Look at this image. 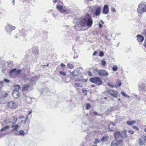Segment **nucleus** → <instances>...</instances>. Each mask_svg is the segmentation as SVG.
I'll return each instance as SVG.
<instances>
[{
  "label": "nucleus",
  "instance_id": "nucleus-1",
  "mask_svg": "<svg viewBox=\"0 0 146 146\" xmlns=\"http://www.w3.org/2000/svg\"><path fill=\"white\" fill-rule=\"evenodd\" d=\"M137 11L139 14L146 12V4L144 2H141L139 5Z\"/></svg>",
  "mask_w": 146,
  "mask_h": 146
},
{
  "label": "nucleus",
  "instance_id": "nucleus-2",
  "mask_svg": "<svg viewBox=\"0 0 146 146\" xmlns=\"http://www.w3.org/2000/svg\"><path fill=\"white\" fill-rule=\"evenodd\" d=\"M89 81L91 82L96 84L98 85H101L102 83V80L99 77L91 78L90 79Z\"/></svg>",
  "mask_w": 146,
  "mask_h": 146
},
{
  "label": "nucleus",
  "instance_id": "nucleus-3",
  "mask_svg": "<svg viewBox=\"0 0 146 146\" xmlns=\"http://www.w3.org/2000/svg\"><path fill=\"white\" fill-rule=\"evenodd\" d=\"M123 143L122 139L119 140H113L111 143V146H123Z\"/></svg>",
  "mask_w": 146,
  "mask_h": 146
},
{
  "label": "nucleus",
  "instance_id": "nucleus-4",
  "mask_svg": "<svg viewBox=\"0 0 146 146\" xmlns=\"http://www.w3.org/2000/svg\"><path fill=\"white\" fill-rule=\"evenodd\" d=\"M86 24L89 27L92 25L93 21L92 19L89 14L88 13L86 15Z\"/></svg>",
  "mask_w": 146,
  "mask_h": 146
},
{
  "label": "nucleus",
  "instance_id": "nucleus-5",
  "mask_svg": "<svg viewBox=\"0 0 146 146\" xmlns=\"http://www.w3.org/2000/svg\"><path fill=\"white\" fill-rule=\"evenodd\" d=\"M7 107L10 109H16L18 107L17 104L13 101L9 102L7 103Z\"/></svg>",
  "mask_w": 146,
  "mask_h": 146
},
{
  "label": "nucleus",
  "instance_id": "nucleus-6",
  "mask_svg": "<svg viewBox=\"0 0 146 146\" xmlns=\"http://www.w3.org/2000/svg\"><path fill=\"white\" fill-rule=\"evenodd\" d=\"M108 94L114 98H116L118 96V92L117 90L110 89L108 91Z\"/></svg>",
  "mask_w": 146,
  "mask_h": 146
},
{
  "label": "nucleus",
  "instance_id": "nucleus-7",
  "mask_svg": "<svg viewBox=\"0 0 146 146\" xmlns=\"http://www.w3.org/2000/svg\"><path fill=\"white\" fill-rule=\"evenodd\" d=\"M56 8L58 11L62 13L65 14L68 12L66 8L62 5L57 4L56 6Z\"/></svg>",
  "mask_w": 146,
  "mask_h": 146
},
{
  "label": "nucleus",
  "instance_id": "nucleus-8",
  "mask_svg": "<svg viewBox=\"0 0 146 146\" xmlns=\"http://www.w3.org/2000/svg\"><path fill=\"white\" fill-rule=\"evenodd\" d=\"M138 143L140 146L145 145L146 143V135L142 136L138 139Z\"/></svg>",
  "mask_w": 146,
  "mask_h": 146
},
{
  "label": "nucleus",
  "instance_id": "nucleus-9",
  "mask_svg": "<svg viewBox=\"0 0 146 146\" xmlns=\"http://www.w3.org/2000/svg\"><path fill=\"white\" fill-rule=\"evenodd\" d=\"M21 72V70L19 69L17 70L16 68L14 69L10 72V74L17 75L20 74Z\"/></svg>",
  "mask_w": 146,
  "mask_h": 146
},
{
  "label": "nucleus",
  "instance_id": "nucleus-10",
  "mask_svg": "<svg viewBox=\"0 0 146 146\" xmlns=\"http://www.w3.org/2000/svg\"><path fill=\"white\" fill-rule=\"evenodd\" d=\"M108 128L110 131H113L115 130L116 128L114 123L111 122L108 125Z\"/></svg>",
  "mask_w": 146,
  "mask_h": 146
},
{
  "label": "nucleus",
  "instance_id": "nucleus-11",
  "mask_svg": "<svg viewBox=\"0 0 146 146\" xmlns=\"http://www.w3.org/2000/svg\"><path fill=\"white\" fill-rule=\"evenodd\" d=\"M101 8L100 7L96 8L95 11L93 13L94 16H99L101 13Z\"/></svg>",
  "mask_w": 146,
  "mask_h": 146
},
{
  "label": "nucleus",
  "instance_id": "nucleus-12",
  "mask_svg": "<svg viewBox=\"0 0 146 146\" xmlns=\"http://www.w3.org/2000/svg\"><path fill=\"white\" fill-rule=\"evenodd\" d=\"M98 74L100 76H108V73L105 70H101L99 71Z\"/></svg>",
  "mask_w": 146,
  "mask_h": 146
},
{
  "label": "nucleus",
  "instance_id": "nucleus-13",
  "mask_svg": "<svg viewBox=\"0 0 146 146\" xmlns=\"http://www.w3.org/2000/svg\"><path fill=\"white\" fill-rule=\"evenodd\" d=\"M121 132L117 131H116L114 134V136L115 139V140H118L119 139L121 138Z\"/></svg>",
  "mask_w": 146,
  "mask_h": 146
},
{
  "label": "nucleus",
  "instance_id": "nucleus-14",
  "mask_svg": "<svg viewBox=\"0 0 146 146\" xmlns=\"http://www.w3.org/2000/svg\"><path fill=\"white\" fill-rule=\"evenodd\" d=\"M13 96L16 98H18L20 96L19 92L18 90H13L12 94Z\"/></svg>",
  "mask_w": 146,
  "mask_h": 146
},
{
  "label": "nucleus",
  "instance_id": "nucleus-15",
  "mask_svg": "<svg viewBox=\"0 0 146 146\" xmlns=\"http://www.w3.org/2000/svg\"><path fill=\"white\" fill-rule=\"evenodd\" d=\"M15 26L8 24L7 25L5 29L7 30V31H8L9 30L11 31L13 30H15Z\"/></svg>",
  "mask_w": 146,
  "mask_h": 146
},
{
  "label": "nucleus",
  "instance_id": "nucleus-16",
  "mask_svg": "<svg viewBox=\"0 0 146 146\" xmlns=\"http://www.w3.org/2000/svg\"><path fill=\"white\" fill-rule=\"evenodd\" d=\"M79 23L82 26L84 27L86 24V16L84 18L82 19Z\"/></svg>",
  "mask_w": 146,
  "mask_h": 146
},
{
  "label": "nucleus",
  "instance_id": "nucleus-17",
  "mask_svg": "<svg viewBox=\"0 0 146 146\" xmlns=\"http://www.w3.org/2000/svg\"><path fill=\"white\" fill-rule=\"evenodd\" d=\"M137 41L140 43H141L144 40L143 36L140 35H138L137 36Z\"/></svg>",
  "mask_w": 146,
  "mask_h": 146
},
{
  "label": "nucleus",
  "instance_id": "nucleus-18",
  "mask_svg": "<svg viewBox=\"0 0 146 146\" xmlns=\"http://www.w3.org/2000/svg\"><path fill=\"white\" fill-rule=\"evenodd\" d=\"M109 11V9L108 6L107 5H105L103 8V13L105 14H107L108 13Z\"/></svg>",
  "mask_w": 146,
  "mask_h": 146
},
{
  "label": "nucleus",
  "instance_id": "nucleus-19",
  "mask_svg": "<svg viewBox=\"0 0 146 146\" xmlns=\"http://www.w3.org/2000/svg\"><path fill=\"white\" fill-rule=\"evenodd\" d=\"M30 86L31 85L29 84L24 85L23 87L22 90L23 91L27 90Z\"/></svg>",
  "mask_w": 146,
  "mask_h": 146
},
{
  "label": "nucleus",
  "instance_id": "nucleus-20",
  "mask_svg": "<svg viewBox=\"0 0 146 146\" xmlns=\"http://www.w3.org/2000/svg\"><path fill=\"white\" fill-rule=\"evenodd\" d=\"M121 138H126L127 137V130H125L124 131L121 132Z\"/></svg>",
  "mask_w": 146,
  "mask_h": 146
},
{
  "label": "nucleus",
  "instance_id": "nucleus-21",
  "mask_svg": "<svg viewBox=\"0 0 146 146\" xmlns=\"http://www.w3.org/2000/svg\"><path fill=\"white\" fill-rule=\"evenodd\" d=\"M121 85V83L120 80H117L116 84L115 85V87L120 86Z\"/></svg>",
  "mask_w": 146,
  "mask_h": 146
},
{
  "label": "nucleus",
  "instance_id": "nucleus-22",
  "mask_svg": "<svg viewBox=\"0 0 146 146\" xmlns=\"http://www.w3.org/2000/svg\"><path fill=\"white\" fill-rule=\"evenodd\" d=\"M108 139V137L107 136L105 135L103 136L101 139V141L103 142L106 141Z\"/></svg>",
  "mask_w": 146,
  "mask_h": 146
},
{
  "label": "nucleus",
  "instance_id": "nucleus-23",
  "mask_svg": "<svg viewBox=\"0 0 146 146\" xmlns=\"http://www.w3.org/2000/svg\"><path fill=\"white\" fill-rule=\"evenodd\" d=\"M76 72H77V71H76V70H74L71 73L70 75L72 76V77H74L75 76H77L78 75V74H75Z\"/></svg>",
  "mask_w": 146,
  "mask_h": 146
},
{
  "label": "nucleus",
  "instance_id": "nucleus-24",
  "mask_svg": "<svg viewBox=\"0 0 146 146\" xmlns=\"http://www.w3.org/2000/svg\"><path fill=\"white\" fill-rule=\"evenodd\" d=\"M135 123V121H127V124L128 125H131L134 124Z\"/></svg>",
  "mask_w": 146,
  "mask_h": 146
},
{
  "label": "nucleus",
  "instance_id": "nucleus-25",
  "mask_svg": "<svg viewBox=\"0 0 146 146\" xmlns=\"http://www.w3.org/2000/svg\"><path fill=\"white\" fill-rule=\"evenodd\" d=\"M11 127L13 128V131L15 130L17 131V128L18 127V126L17 125H12Z\"/></svg>",
  "mask_w": 146,
  "mask_h": 146
},
{
  "label": "nucleus",
  "instance_id": "nucleus-26",
  "mask_svg": "<svg viewBox=\"0 0 146 146\" xmlns=\"http://www.w3.org/2000/svg\"><path fill=\"white\" fill-rule=\"evenodd\" d=\"M67 66L68 68L70 69H73L74 68V66L70 63H68L67 64Z\"/></svg>",
  "mask_w": 146,
  "mask_h": 146
},
{
  "label": "nucleus",
  "instance_id": "nucleus-27",
  "mask_svg": "<svg viewBox=\"0 0 146 146\" xmlns=\"http://www.w3.org/2000/svg\"><path fill=\"white\" fill-rule=\"evenodd\" d=\"M28 119V115H26L25 117V119L24 120H22L21 121V123H23L24 124H25L26 123Z\"/></svg>",
  "mask_w": 146,
  "mask_h": 146
},
{
  "label": "nucleus",
  "instance_id": "nucleus-28",
  "mask_svg": "<svg viewBox=\"0 0 146 146\" xmlns=\"http://www.w3.org/2000/svg\"><path fill=\"white\" fill-rule=\"evenodd\" d=\"M9 128V126L8 125H6L2 128L1 131V132H2L6 130Z\"/></svg>",
  "mask_w": 146,
  "mask_h": 146
},
{
  "label": "nucleus",
  "instance_id": "nucleus-29",
  "mask_svg": "<svg viewBox=\"0 0 146 146\" xmlns=\"http://www.w3.org/2000/svg\"><path fill=\"white\" fill-rule=\"evenodd\" d=\"M59 73L60 75L63 76H65L66 75V72L62 71H59Z\"/></svg>",
  "mask_w": 146,
  "mask_h": 146
},
{
  "label": "nucleus",
  "instance_id": "nucleus-30",
  "mask_svg": "<svg viewBox=\"0 0 146 146\" xmlns=\"http://www.w3.org/2000/svg\"><path fill=\"white\" fill-rule=\"evenodd\" d=\"M14 88L15 90H19L20 88V86L19 85H16L15 86Z\"/></svg>",
  "mask_w": 146,
  "mask_h": 146
},
{
  "label": "nucleus",
  "instance_id": "nucleus-31",
  "mask_svg": "<svg viewBox=\"0 0 146 146\" xmlns=\"http://www.w3.org/2000/svg\"><path fill=\"white\" fill-rule=\"evenodd\" d=\"M139 87L140 88L144 90L145 89V84H144L142 83L139 86Z\"/></svg>",
  "mask_w": 146,
  "mask_h": 146
},
{
  "label": "nucleus",
  "instance_id": "nucleus-32",
  "mask_svg": "<svg viewBox=\"0 0 146 146\" xmlns=\"http://www.w3.org/2000/svg\"><path fill=\"white\" fill-rule=\"evenodd\" d=\"M87 90L86 89H84V88L82 89V92L83 94L85 95H87Z\"/></svg>",
  "mask_w": 146,
  "mask_h": 146
},
{
  "label": "nucleus",
  "instance_id": "nucleus-33",
  "mask_svg": "<svg viewBox=\"0 0 146 146\" xmlns=\"http://www.w3.org/2000/svg\"><path fill=\"white\" fill-rule=\"evenodd\" d=\"M19 134L21 135H25V132L23 130H20L19 132Z\"/></svg>",
  "mask_w": 146,
  "mask_h": 146
},
{
  "label": "nucleus",
  "instance_id": "nucleus-34",
  "mask_svg": "<svg viewBox=\"0 0 146 146\" xmlns=\"http://www.w3.org/2000/svg\"><path fill=\"white\" fill-rule=\"evenodd\" d=\"M117 67L116 65H114L112 68V70L113 71H116L117 69Z\"/></svg>",
  "mask_w": 146,
  "mask_h": 146
},
{
  "label": "nucleus",
  "instance_id": "nucleus-35",
  "mask_svg": "<svg viewBox=\"0 0 146 146\" xmlns=\"http://www.w3.org/2000/svg\"><path fill=\"white\" fill-rule=\"evenodd\" d=\"M100 22L101 23V24L100 22H99V27L100 28H102V25L104 23L103 21H102V20H101L100 21Z\"/></svg>",
  "mask_w": 146,
  "mask_h": 146
},
{
  "label": "nucleus",
  "instance_id": "nucleus-36",
  "mask_svg": "<svg viewBox=\"0 0 146 146\" xmlns=\"http://www.w3.org/2000/svg\"><path fill=\"white\" fill-rule=\"evenodd\" d=\"M13 122L15 123L17 120V119L15 116H14L13 117Z\"/></svg>",
  "mask_w": 146,
  "mask_h": 146
},
{
  "label": "nucleus",
  "instance_id": "nucleus-37",
  "mask_svg": "<svg viewBox=\"0 0 146 146\" xmlns=\"http://www.w3.org/2000/svg\"><path fill=\"white\" fill-rule=\"evenodd\" d=\"M108 85L112 88H113L115 87V85L112 84L111 82H108Z\"/></svg>",
  "mask_w": 146,
  "mask_h": 146
},
{
  "label": "nucleus",
  "instance_id": "nucleus-38",
  "mask_svg": "<svg viewBox=\"0 0 146 146\" xmlns=\"http://www.w3.org/2000/svg\"><path fill=\"white\" fill-rule=\"evenodd\" d=\"M86 109L87 110L89 109L90 108L91 106L89 104L87 103L86 104Z\"/></svg>",
  "mask_w": 146,
  "mask_h": 146
},
{
  "label": "nucleus",
  "instance_id": "nucleus-39",
  "mask_svg": "<svg viewBox=\"0 0 146 146\" xmlns=\"http://www.w3.org/2000/svg\"><path fill=\"white\" fill-rule=\"evenodd\" d=\"M121 94H122V95H123V96L125 97H129V96L126 95L125 93L123 91L121 92Z\"/></svg>",
  "mask_w": 146,
  "mask_h": 146
},
{
  "label": "nucleus",
  "instance_id": "nucleus-40",
  "mask_svg": "<svg viewBox=\"0 0 146 146\" xmlns=\"http://www.w3.org/2000/svg\"><path fill=\"white\" fill-rule=\"evenodd\" d=\"M74 86L76 87H82V86L80 85V84L78 83H76L74 84Z\"/></svg>",
  "mask_w": 146,
  "mask_h": 146
},
{
  "label": "nucleus",
  "instance_id": "nucleus-41",
  "mask_svg": "<svg viewBox=\"0 0 146 146\" xmlns=\"http://www.w3.org/2000/svg\"><path fill=\"white\" fill-rule=\"evenodd\" d=\"M132 127L133 128L136 129L137 130H139L138 128L136 126H132Z\"/></svg>",
  "mask_w": 146,
  "mask_h": 146
},
{
  "label": "nucleus",
  "instance_id": "nucleus-42",
  "mask_svg": "<svg viewBox=\"0 0 146 146\" xmlns=\"http://www.w3.org/2000/svg\"><path fill=\"white\" fill-rule=\"evenodd\" d=\"M99 56L101 57L103 56L104 53L102 51H101L99 53Z\"/></svg>",
  "mask_w": 146,
  "mask_h": 146
},
{
  "label": "nucleus",
  "instance_id": "nucleus-43",
  "mask_svg": "<svg viewBox=\"0 0 146 146\" xmlns=\"http://www.w3.org/2000/svg\"><path fill=\"white\" fill-rule=\"evenodd\" d=\"M128 132L131 134H133L134 133V131L132 130H129Z\"/></svg>",
  "mask_w": 146,
  "mask_h": 146
},
{
  "label": "nucleus",
  "instance_id": "nucleus-44",
  "mask_svg": "<svg viewBox=\"0 0 146 146\" xmlns=\"http://www.w3.org/2000/svg\"><path fill=\"white\" fill-rule=\"evenodd\" d=\"M102 64L103 66H105L106 64V62L104 60H102Z\"/></svg>",
  "mask_w": 146,
  "mask_h": 146
},
{
  "label": "nucleus",
  "instance_id": "nucleus-45",
  "mask_svg": "<svg viewBox=\"0 0 146 146\" xmlns=\"http://www.w3.org/2000/svg\"><path fill=\"white\" fill-rule=\"evenodd\" d=\"M61 67L62 68H65L66 65L63 63H61L60 64Z\"/></svg>",
  "mask_w": 146,
  "mask_h": 146
},
{
  "label": "nucleus",
  "instance_id": "nucleus-46",
  "mask_svg": "<svg viewBox=\"0 0 146 146\" xmlns=\"http://www.w3.org/2000/svg\"><path fill=\"white\" fill-rule=\"evenodd\" d=\"M111 11L112 12H116L115 9V8H114V7H111Z\"/></svg>",
  "mask_w": 146,
  "mask_h": 146
},
{
  "label": "nucleus",
  "instance_id": "nucleus-47",
  "mask_svg": "<svg viewBox=\"0 0 146 146\" xmlns=\"http://www.w3.org/2000/svg\"><path fill=\"white\" fill-rule=\"evenodd\" d=\"M24 117H25L24 116V115H20L19 116V118L20 119L24 118Z\"/></svg>",
  "mask_w": 146,
  "mask_h": 146
},
{
  "label": "nucleus",
  "instance_id": "nucleus-48",
  "mask_svg": "<svg viewBox=\"0 0 146 146\" xmlns=\"http://www.w3.org/2000/svg\"><path fill=\"white\" fill-rule=\"evenodd\" d=\"M8 95H9L8 93H5L3 94V96L5 97H7L8 96Z\"/></svg>",
  "mask_w": 146,
  "mask_h": 146
},
{
  "label": "nucleus",
  "instance_id": "nucleus-49",
  "mask_svg": "<svg viewBox=\"0 0 146 146\" xmlns=\"http://www.w3.org/2000/svg\"><path fill=\"white\" fill-rule=\"evenodd\" d=\"M4 81L7 82V83H9V82H10V81L9 80L6 79H5L4 80Z\"/></svg>",
  "mask_w": 146,
  "mask_h": 146
},
{
  "label": "nucleus",
  "instance_id": "nucleus-50",
  "mask_svg": "<svg viewBox=\"0 0 146 146\" xmlns=\"http://www.w3.org/2000/svg\"><path fill=\"white\" fill-rule=\"evenodd\" d=\"M143 46H144L146 48V39L145 40L144 43L143 44Z\"/></svg>",
  "mask_w": 146,
  "mask_h": 146
},
{
  "label": "nucleus",
  "instance_id": "nucleus-51",
  "mask_svg": "<svg viewBox=\"0 0 146 146\" xmlns=\"http://www.w3.org/2000/svg\"><path fill=\"white\" fill-rule=\"evenodd\" d=\"M35 77H33L31 79L30 81H34L35 80Z\"/></svg>",
  "mask_w": 146,
  "mask_h": 146
},
{
  "label": "nucleus",
  "instance_id": "nucleus-52",
  "mask_svg": "<svg viewBox=\"0 0 146 146\" xmlns=\"http://www.w3.org/2000/svg\"><path fill=\"white\" fill-rule=\"evenodd\" d=\"M97 54V52L96 51H94V53H93V56L96 55Z\"/></svg>",
  "mask_w": 146,
  "mask_h": 146
},
{
  "label": "nucleus",
  "instance_id": "nucleus-53",
  "mask_svg": "<svg viewBox=\"0 0 146 146\" xmlns=\"http://www.w3.org/2000/svg\"><path fill=\"white\" fill-rule=\"evenodd\" d=\"M54 3H56L59 0H52Z\"/></svg>",
  "mask_w": 146,
  "mask_h": 146
},
{
  "label": "nucleus",
  "instance_id": "nucleus-54",
  "mask_svg": "<svg viewBox=\"0 0 146 146\" xmlns=\"http://www.w3.org/2000/svg\"><path fill=\"white\" fill-rule=\"evenodd\" d=\"M88 75H89V76H92V73H91V72H89Z\"/></svg>",
  "mask_w": 146,
  "mask_h": 146
},
{
  "label": "nucleus",
  "instance_id": "nucleus-55",
  "mask_svg": "<svg viewBox=\"0 0 146 146\" xmlns=\"http://www.w3.org/2000/svg\"><path fill=\"white\" fill-rule=\"evenodd\" d=\"M82 81V80L81 79H78V80H75V82H76V81Z\"/></svg>",
  "mask_w": 146,
  "mask_h": 146
},
{
  "label": "nucleus",
  "instance_id": "nucleus-56",
  "mask_svg": "<svg viewBox=\"0 0 146 146\" xmlns=\"http://www.w3.org/2000/svg\"><path fill=\"white\" fill-rule=\"evenodd\" d=\"M94 115H97L98 114L96 112H94Z\"/></svg>",
  "mask_w": 146,
  "mask_h": 146
},
{
  "label": "nucleus",
  "instance_id": "nucleus-57",
  "mask_svg": "<svg viewBox=\"0 0 146 146\" xmlns=\"http://www.w3.org/2000/svg\"><path fill=\"white\" fill-rule=\"evenodd\" d=\"M90 86H91V87H95V85H94V84H92Z\"/></svg>",
  "mask_w": 146,
  "mask_h": 146
},
{
  "label": "nucleus",
  "instance_id": "nucleus-58",
  "mask_svg": "<svg viewBox=\"0 0 146 146\" xmlns=\"http://www.w3.org/2000/svg\"><path fill=\"white\" fill-rule=\"evenodd\" d=\"M3 84V82L2 81L0 82V84Z\"/></svg>",
  "mask_w": 146,
  "mask_h": 146
},
{
  "label": "nucleus",
  "instance_id": "nucleus-59",
  "mask_svg": "<svg viewBox=\"0 0 146 146\" xmlns=\"http://www.w3.org/2000/svg\"><path fill=\"white\" fill-rule=\"evenodd\" d=\"M96 141L97 142V143H98L99 142V141L98 140H97V139H96Z\"/></svg>",
  "mask_w": 146,
  "mask_h": 146
},
{
  "label": "nucleus",
  "instance_id": "nucleus-60",
  "mask_svg": "<svg viewBox=\"0 0 146 146\" xmlns=\"http://www.w3.org/2000/svg\"><path fill=\"white\" fill-rule=\"evenodd\" d=\"M31 113V111H29V113H28V115H29V114H30Z\"/></svg>",
  "mask_w": 146,
  "mask_h": 146
},
{
  "label": "nucleus",
  "instance_id": "nucleus-61",
  "mask_svg": "<svg viewBox=\"0 0 146 146\" xmlns=\"http://www.w3.org/2000/svg\"><path fill=\"white\" fill-rule=\"evenodd\" d=\"M144 131L146 132V127Z\"/></svg>",
  "mask_w": 146,
  "mask_h": 146
},
{
  "label": "nucleus",
  "instance_id": "nucleus-62",
  "mask_svg": "<svg viewBox=\"0 0 146 146\" xmlns=\"http://www.w3.org/2000/svg\"><path fill=\"white\" fill-rule=\"evenodd\" d=\"M104 99L106 100L107 99V97H104Z\"/></svg>",
  "mask_w": 146,
  "mask_h": 146
},
{
  "label": "nucleus",
  "instance_id": "nucleus-63",
  "mask_svg": "<svg viewBox=\"0 0 146 146\" xmlns=\"http://www.w3.org/2000/svg\"><path fill=\"white\" fill-rule=\"evenodd\" d=\"M2 88L1 87H0V92H1V88Z\"/></svg>",
  "mask_w": 146,
  "mask_h": 146
},
{
  "label": "nucleus",
  "instance_id": "nucleus-64",
  "mask_svg": "<svg viewBox=\"0 0 146 146\" xmlns=\"http://www.w3.org/2000/svg\"><path fill=\"white\" fill-rule=\"evenodd\" d=\"M120 99H118V101H120Z\"/></svg>",
  "mask_w": 146,
  "mask_h": 146
}]
</instances>
